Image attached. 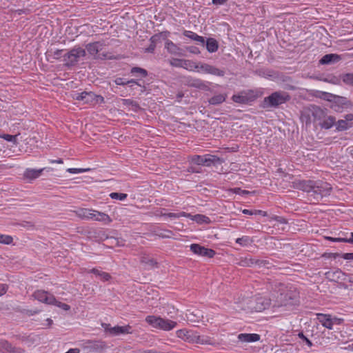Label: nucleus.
<instances>
[{"mask_svg": "<svg viewBox=\"0 0 353 353\" xmlns=\"http://www.w3.org/2000/svg\"><path fill=\"white\" fill-rule=\"evenodd\" d=\"M293 187L310 194L316 201L329 196L332 190L330 183L323 181H296L293 182Z\"/></svg>", "mask_w": 353, "mask_h": 353, "instance_id": "obj_1", "label": "nucleus"}, {"mask_svg": "<svg viewBox=\"0 0 353 353\" xmlns=\"http://www.w3.org/2000/svg\"><path fill=\"white\" fill-rule=\"evenodd\" d=\"M277 294V296H274L275 299H272V306L274 307L292 305L296 299V293L287 290L283 284H279Z\"/></svg>", "mask_w": 353, "mask_h": 353, "instance_id": "obj_2", "label": "nucleus"}, {"mask_svg": "<svg viewBox=\"0 0 353 353\" xmlns=\"http://www.w3.org/2000/svg\"><path fill=\"white\" fill-rule=\"evenodd\" d=\"M145 321L152 327L165 331H170L176 325V322L175 321L156 316H148L145 318Z\"/></svg>", "mask_w": 353, "mask_h": 353, "instance_id": "obj_3", "label": "nucleus"}, {"mask_svg": "<svg viewBox=\"0 0 353 353\" xmlns=\"http://www.w3.org/2000/svg\"><path fill=\"white\" fill-rule=\"evenodd\" d=\"M326 114V109L314 105H310L303 111V115L308 118L310 122L312 119L313 122L317 123L319 125L324 119Z\"/></svg>", "mask_w": 353, "mask_h": 353, "instance_id": "obj_4", "label": "nucleus"}, {"mask_svg": "<svg viewBox=\"0 0 353 353\" xmlns=\"http://www.w3.org/2000/svg\"><path fill=\"white\" fill-rule=\"evenodd\" d=\"M290 99V95L285 92H275L264 99V108L276 107L285 103Z\"/></svg>", "mask_w": 353, "mask_h": 353, "instance_id": "obj_5", "label": "nucleus"}, {"mask_svg": "<svg viewBox=\"0 0 353 353\" xmlns=\"http://www.w3.org/2000/svg\"><path fill=\"white\" fill-rule=\"evenodd\" d=\"M85 56V51L81 48H74L63 55L65 66L71 67L76 65L80 59Z\"/></svg>", "mask_w": 353, "mask_h": 353, "instance_id": "obj_6", "label": "nucleus"}, {"mask_svg": "<svg viewBox=\"0 0 353 353\" xmlns=\"http://www.w3.org/2000/svg\"><path fill=\"white\" fill-rule=\"evenodd\" d=\"M191 162L196 165L209 167L212 164H221L223 160L216 155L208 154L203 156L194 155L191 157Z\"/></svg>", "mask_w": 353, "mask_h": 353, "instance_id": "obj_7", "label": "nucleus"}, {"mask_svg": "<svg viewBox=\"0 0 353 353\" xmlns=\"http://www.w3.org/2000/svg\"><path fill=\"white\" fill-rule=\"evenodd\" d=\"M194 68L199 72H203L205 74H210L218 77H223L225 71L223 70L216 68L214 65L205 63H197L194 65Z\"/></svg>", "mask_w": 353, "mask_h": 353, "instance_id": "obj_8", "label": "nucleus"}, {"mask_svg": "<svg viewBox=\"0 0 353 353\" xmlns=\"http://www.w3.org/2000/svg\"><path fill=\"white\" fill-rule=\"evenodd\" d=\"M102 327L106 334L110 336H119L120 334H131L132 327L129 325L125 326H114L112 327L109 323H102Z\"/></svg>", "mask_w": 353, "mask_h": 353, "instance_id": "obj_9", "label": "nucleus"}, {"mask_svg": "<svg viewBox=\"0 0 353 353\" xmlns=\"http://www.w3.org/2000/svg\"><path fill=\"white\" fill-rule=\"evenodd\" d=\"M32 296L38 301L48 305H51L52 303H56V299L54 296L43 290H36L33 293Z\"/></svg>", "mask_w": 353, "mask_h": 353, "instance_id": "obj_10", "label": "nucleus"}, {"mask_svg": "<svg viewBox=\"0 0 353 353\" xmlns=\"http://www.w3.org/2000/svg\"><path fill=\"white\" fill-rule=\"evenodd\" d=\"M190 250L195 254L208 258H212L215 255V251L214 250L206 248L196 243H193L190 245Z\"/></svg>", "mask_w": 353, "mask_h": 353, "instance_id": "obj_11", "label": "nucleus"}, {"mask_svg": "<svg viewBox=\"0 0 353 353\" xmlns=\"http://www.w3.org/2000/svg\"><path fill=\"white\" fill-rule=\"evenodd\" d=\"M272 299L265 296H257L254 299L255 305L253 309L256 312H261L267 309L271 304Z\"/></svg>", "mask_w": 353, "mask_h": 353, "instance_id": "obj_12", "label": "nucleus"}, {"mask_svg": "<svg viewBox=\"0 0 353 353\" xmlns=\"http://www.w3.org/2000/svg\"><path fill=\"white\" fill-rule=\"evenodd\" d=\"M353 121V114H347L344 119H340L335 123L336 129L338 131H343L352 127L351 122Z\"/></svg>", "mask_w": 353, "mask_h": 353, "instance_id": "obj_13", "label": "nucleus"}, {"mask_svg": "<svg viewBox=\"0 0 353 353\" xmlns=\"http://www.w3.org/2000/svg\"><path fill=\"white\" fill-rule=\"evenodd\" d=\"M102 45L99 43H90V55L94 56L95 59H106L110 58L107 57L104 52L102 51Z\"/></svg>", "mask_w": 353, "mask_h": 353, "instance_id": "obj_14", "label": "nucleus"}, {"mask_svg": "<svg viewBox=\"0 0 353 353\" xmlns=\"http://www.w3.org/2000/svg\"><path fill=\"white\" fill-rule=\"evenodd\" d=\"M90 219L101 221L105 224L112 222V219L107 214L94 210H90Z\"/></svg>", "mask_w": 353, "mask_h": 353, "instance_id": "obj_15", "label": "nucleus"}, {"mask_svg": "<svg viewBox=\"0 0 353 353\" xmlns=\"http://www.w3.org/2000/svg\"><path fill=\"white\" fill-rule=\"evenodd\" d=\"M0 352L3 353H22L23 350L20 347L12 346L7 341L0 340Z\"/></svg>", "mask_w": 353, "mask_h": 353, "instance_id": "obj_16", "label": "nucleus"}, {"mask_svg": "<svg viewBox=\"0 0 353 353\" xmlns=\"http://www.w3.org/2000/svg\"><path fill=\"white\" fill-rule=\"evenodd\" d=\"M46 169V168L41 169L27 168L23 172V178L29 181L36 179L41 176Z\"/></svg>", "mask_w": 353, "mask_h": 353, "instance_id": "obj_17", "label": "nucleus"}, {"mask_svg": "<svg viewBox=\"0 0 353 353\" xmlns=\"http://www.w3.org/2000/svg\"><path fill=\"white\" fill-rule=\"evenodd\" d=\"M140 262L146 270L158 268V263L153 258H151L145 254L141 255Z\"/></svg>", "mask_w": 353, "mask_h": 353, "instance_id": "obj_18", "label": "nucleus"}, {"mask_svg": "<svg viewBox=\"0 0 353 353\" xmlns=\"http://www.w3.org/2000/svg\"><path fill=\"white\" fill-rule=\"evenodd\" d=\"M107 345L103 341H95L90 342V352L102 353L107 349Z\"/></svg>", "mask_w": 353, "mask_h": 353, "instance_id": "obj_19", "label": "nucleus"}, {"mask_svg": "<svg viewBox=\"0 0 353 353\" xmlns=\"http://www.w3.org/2000/svg\"><path fill=\"white\" fill-rule=\"evenodd\" d=\"M341 60V57L336 54H327L324 55L319 61L322 65L334 63Z\"/></svg>", "mask_w": 353, "mask_h": 353, "instance_id": "obj_20", "label": "nucleus"}, {"mask_svg": "<svg viewBox=\"0 0 353 353\" xmlns=\"http://www.w3.org/2000/svg\"><path fill=\"white\" fill-rule=\"evenodd\" d=\"M238 339L241 342L251 343L256 342L260 340V335L257 334H239Z\"/></svg>", "mask_w": 353, "mask_h": 353, "instance_id": "obj_21", "label": "nucleus"}, {"mask_svg": "<svg viewBox=\"0 0 353 353\" xmlns=\"http://www.w3.org/2000/svg\"><path fill=\"white\" fill-rule=\"evenodd\" d=\"M185 84L190 87H193L199 89H205L207 86L205 83L196 78H188Z\"/></svg>", "mask_w": 353, "mask_h": 353, "instance_id": "obj_22", "label": "nucleus"}, {"mask_svg": "<svg viewBox=\"0 0 353 353\" xmlns=\"http://www.w3.org/2000/svg\"><path fill=\"white\" fill-rule=\"evenodd\" d=\"M336 119L333 116L327 115L326 114L324 119L319 125L323 129H330L334 125H335Z\"/></svg>", "mask_w": 353, "mask_h": 353, "instance_id": "obj_23", "label": "nucleus"}, {"mask_svg": "<svg viewBox=\"0 0 353 353\" xmlns=\"http://www.w3.org/2000/svg\"><path fill=\"white\" fill-rule=\"evenodd\" d=\"M318 319L323 327H325L329 330H332L333 328V326L332 324V320H331V315L324 314H319Z\"/></svg>", "mask_w": 353, "mask_h": 353, "instance_id": "obj_24", "label": "nucleus"}, {"mask_svg": "<svg viewBox=\"0 0 353 353\" xmlns=\"http://www.w3.org/2000/svg\"><path fill=\"white\" fill-rule=\"evenodd\" d=\"M183 34L185 37L191 39L192 40L197 42L198 43H200L202 46L205 45L204 37L198 35L195 32L190 31V30H185Z\"/></svg>", "mask_w": 353, "mask_h": 353, "instance_id": "obj_25", "label": "nucleus"}, {"mask_svg": "<svg viewBox=\"0 0 353 353\" xmlns=\"http://www.w3.org/2000/svg\"><path fill=\"white\" fill-rule=\"evenodd\" d=\"M187 318L192 322L203 321V315L200 310H195L194 312L186 314Z\"/></svg>", "mask_w": 353, "mask_h": 353, "instance_id": "obj_26", "label": "nucleus"}, {"mask_svg": "<svg viewBox=\"0 0 353 353\" xmlns=\"http://www.w3.org/2000/svg\"><path fill=\"white\" fill-rule=\"evenodd\" d=\"M232 99L235 103L243 104L248 103L251 101L250 97L245 92L234 94L232 96Z\"/></svg>", "mask_w": 353, "mask_h": 353, "instance_id": "obj_27", "label": "nucleus"}, {"mask_svg": "<svg viewBox=\"0 0 353 353\" xmlns=\"http://www.w3.org/2000/svg\"><path fill=\"white\" fill-rule=\"evenodd\" d=\"M165 48L170 54L174 55L180 54L181 49L175 43L170 40L166 41Z\"/></svg>", "mask_w": 353, "mask_h": 353, "instance_id": "obj_28", "label": "nucleus"}, {"mask_svg": "<svg viewBox=\"0 0 353 353\" xmlns=\"http://www.w3.org/2000/svg\"><path fill=\"white\" fill-rule=\"evenodd\" d=\"M91 272L94 274L97 278H99L103 281H108L111 278V276L108 273L99 269L93 268Z\"/></svg>", "mask_w": 353, "mask_h": 353, "instance_id": "obj_29", "label": "nucleus"}, {"mask_svg": "<svg viewBox=\"0 0 353 353\" xmlns=\"http://www.w3.org/2000/svg\"><path fill=\"white\" fill-rule=\"evenodd\" d=\"M206 48L210 53L215 52L219 48V44L216 39L209 38L206 41Z\"/></svg>", "mask_w": 353, "mask_h": 353, "instance_id": "obj_30", "label": "nucleus"}, {"mask_svg": "<svg viewBox=\"0 0 353 353\" xmlns=\"http://www.w3.org/2000/svg\"><path fill=\"white\" fill-rule=\"evenodd\" d=\"M226 97L225 94H216L209 99V103L214 105H219L225 101Z\"/></svg>", "mask_w": 353, "mask_h": 353, "instance_id": "obj_31", "label": "nucleus"}, {"mask_svg": "<svg viewBox=\"0 0 353 353\" xmlns=\"http://www.w3.org/2000/svg\"><path fill=\"white\" fill-rule=\"evenodd\" d=\"M254 258L244 257L239 260V265L242 267H252L254 266Z\"/></svg>", "mask_w": 353, "mask_h": 353, "instance_id": "obj_32", "label": "nucleus"}, {"mask_svg": "<svg viewBox=\"0 0 353 353\" xmlns=\"http://www.w3.org/2000/svg\"><path fill=\"white\" fill-rule=\"evenodd\" d=\"M254 266H257L259 268H265L267 269H269L272 266V263L268 260L255 259Z\"/></svg>", "mask_w": 353, "mask_h": 353, "instance_id": "obj_33", "label": "nucleus"}, {"mask_svg": "<svg viewBox=\"0 0 353 353\" xmlns=\"http://www.w3.org/2000/svg\"><path fill=\"white\" fill-rule=\"evenodd\" d=\"M130 72L136 77H145L148 75L147 70L139 67L132 68Z\"/></svg>", "mask_w": 353, "mask_h": 353, "instance_id": "obj_34", "label": "nucleus"}, {"mask_svg": "<svg viewBox=\"0 0 353 353\" xmlns=\"http://www.w3.org/2000/svg\"><path fill=\"white\" fill-rule=\"evenodd\" d=\"M340 78L345 84L353 87V73L343 74Z\"/></svg>", "mask_w": 353, "mask_h": 353, "instance_id": "obj_35", "label": "nucleus"}, {"mask_svg": "<svg viewBox=\"0 0 353 353\" xmlns=\"http://www.w3.org/2000/svg\"><path fill=\"white\" fill-rule=\"evenodd\" d=\"M252 240L248 236H243L236 239V243L241 246H247L252 243Z\"/></svg>", "mask_w": 353, "mask_h": 353, "instance_id": "obj_36", "label": "nucleus"}, {"mask_svg": "<svg viewBox=\"0 0 353 353\" xmlns=\"http://www.w3.org/2000/svg\"><path fill=\"white\" fill-rule=\"evenodd\" d=\"M192 220L198 223H208L210 222V219L208 216L203 214L192 215Z\"/></svg>", "mask_w": 353, "mask_h": 353, "instance_id": "obj_37", "label": "nucleus"}, {"mask_svg": "<svg viewBox=\"0 0 353 353\" xmlns=\"http://www.w3.org/2000/svg\"><path fill=\"white\" fill-rule=\"evenodd\" d=\"M176 61L180 62V67H183L184 68H190L191 70H195L194 68V65L197 64V63L189 60L176 59Z\"/></svg>", "mask_w": 353, "mask_h": 353, "instance_id": "obj_38", "label": "nucleus"}, {"mask_svg": "<svg viewBox=\"0 0 353 353\" xmlns=\"http://www.w3.org/2000/svg\"><path fill=\"white\" fill-rule=\"evenodd\" d=\"M19 134L11 135L8 134H0V138L10 142H12L14 144H17V137Z\"/></svg>", "mask_w": 353, "mask_h": 353, "instance_id": "obj_39", "label": "nucleus"}, {"mask_svg": "<svg viewBox=\"0 0 353 353\" xmlns=\"http://www.w3.org/2000/svg\"><path fill=\"white\" fill-rule=\"evenodd\" d=\"M62 52L63 50H50L47 52V55L49 57L48 59H58L61 57Z\"/></svg>", "mask_w": 353, "mask_h": 353, "instance_id": "obj_40", "label": "nucleus"}, {"mask_svg": "<svg viewBox=\"0 0 353 353\" xmlns=\"http://www.w3.org/2000/svg\"><path fill=\"white\" fill-rule=\"evenodd\" d=\"M12 241L13 238L10 235L0 234V243L10 245Z\"/></svg>", "mask_w": 353, "mask_h": 353, "instance_id": "obj_41", "label": "nucleus"}, {"mask_svg": "<svg viewBox=\"0 0 353 353\" xmlns=\"http://www.w3.org/2000/svg\"><path fill=\"white\" fill-rule=\"evenodd\" d=\"M325 239L333 242H347L350 243H353V239L333 238L330 236H325Z\"/></svg>", "mask_w": 353, "mask_h": 353, "instance_id": "obj_42", "label": "nucleus"}, {"mask_svg": "<svg viewBox=\"0 0 353 353\" xmlns=\"http://www.w3.org/2000/svg\"><path fill=\"white\" fill-rule=\"evenodd\" d=\"M342 272L341 270H336L334 272H327L326 276L330 279H339Z\"/></svg>", "mask_w": 353, "mask_h": 353, "instance_id": "obj_43", "label": "nucleus"}, {"mask_svg": "<svg viewBox=\"0 0 353 353\" xmlns=\"http://www.w3.org/2000/svg\"><path fill=\"white\" fill-rule=\"evenodd\" d=\"M110 196L113 199L123 201L126 199L127 194L123 193L112 192L110 194Z\"/></svg>", "mask_w": 353, "mask_h": 353, "instance_id": "obj_44", "label": "nucleus"}, {"mask_svg": "<svg viewBox=\"0 0 353 353\" xmlns=\"http://www.w3.org/2000/svg\"><path fill=\"white\" fill-rule=\"evenodd\" d=\"M95 100L97 103H101L103 102V98L101 96L96 95L94 93L90 92V101Z\"/></svg>", "mask_w": 353, "mask_h": 353, "instance_id": "obj_45", "label": "nucleus"}, {"mask_svg": "<svg viewBox=\"0 0 353 353\" xmlns=\"http://www.w3.org/2000/svg\"><path fill=\"white\" fill-rule=\"evenodd\" d=\"M188 334L189 332L187 331L186 330H178L176 332L177 336L184 340L188 339Z\"/></svg>", "mask_w": 353, "mask_h": 353, "instance_id": "obj_46", "label": "nucleus"}, {"mask_svg": "<svg viewBox=\"0 0 353 353\" xmlns=\"http://www.w3.org/2000/svg\"><path fill=\"white\" fill-rule=\"evenodd\" d=\"M51 305H56V306H57V307H60L62 310H65V311L70 310V306L68 304L64 303H61V302L58 301L57 300H56V303H52Z\"/></svg>", "mask_w": 353, "mask_h": 353, "instance_id": "obj_47", "label": "nucleus"}, {"mask_svg": "<svg viewBox=\"0 0 353 353\" xmlns=\"http://www.w3.org/2000/svg\"><path fill=\"white\" fill-rule=\"evenodd\" d=\"M162 35H163V32L153 35L150 38L151 43H154L156 46V43H158L159 41H160L161 37H162Z\"/></svg>", "mask_w": 353, "mask_h": 353, "instance_id": "obj_48", "label": "nucleus"}, {"mask_svg": "<svg viewBox=\"0 0 353 353\" xmlns=\"http://www.w3.org/2000/svg\"><path fill=\"white\" fill-rule=\"evenodd\" d=\"M298 336L300 339H303L309 347L312 345V343L306 336H305L303 332H299Z\"/></svg>", "mask_w": 353, "mask_h": 353, "instance_id": "obj_49", "label": "nucleus"}, {"mask_svg": "<svg viewBox=\"0 0 353 353\" xmlns=\"http://www.w3.org/2000/svg\"><path fill=\"white\" fill-rule=\"evenodd\" d=\"M87 94H88V93L86 92H83L81 93H77L74 94V98L77 100H83V99L85 98Z\"/></svg>", "mask_w": 353, "mask_h": 353, "instance_id": "obj_50", "label": "nucleus"}, {"mask_svg": "<svg viewBox=\"0 0 353 353\" xmlns=\"http://www.w3.org/2000/svg\"><path fill=\"white\" fill-rule=\"evenodd\" d=\"M123 102L124 105H132V106H134L135 108L138 107V104L136 102H134L130 99H123Z\"/></svg>", "mask_w": 353, "mask_h": 353, "instance_id": "obj_51", "label": "nucleus"}, {"mask_svg": "<svg viewBox=\"0 0 353 353\" xmlns=\"http://www.w3.org/2000/svg\"><path fill=\"white\" fill-rule=\"evenodd\" d=\"M8 285L6 284H0V296L5 294L8 291Z\"/></svg>", "mask_w": 353, "mask_h": 353, "instance_id": "obj_52", "label": "nucleus"}, {"mask_svg": "<svg viewBox=\"0 0 353 353\" xmlns=\"http://www.w3.org/2000/svg\"><path fill=\"white\" fill-rule=\"evenodd\" d=\"M117 85H127V81H125L123 78H117L114 81Z\"/></svg>", "mask_w": 353, "mask_h": 353, "instance_id": "obj_53", "label": "nucleus"}, {"mask_svg": "<svg viewBox=\"0 0 353 353\" xmlns=\"http://www.w3.org/2000/svg\"><path fill=\"white\" fill-rule=\"evenodd\" d=\"M341 257L345 260H353V253L343 254Z\"/></svg>", "mask_w": 353, "mask_h": 353, "instance_id": "obj_54", "label": "nucleus"}, {"mask_svg": "<svg viewBox=\"0 0 353 353\" xmlns=\"http://www.w3.org/2000/svg\"><path fill=\"white\" fill-rule=\"evenodd\" d=\"M331 320H332V326L334 325H339V324H341V323L342 321V320L341 319H338L336 317L332 318V316H331Z\"/></svg>", "mask_w": 353, "mask_h": 353, "instance_id": "obj_55", "label": "nucleus"}, {"mask_svg": "<svg viewBox=\"0 0 353 353\" xmlns=\"http://www.w3.org/2000/svg\"><path fill=\"white\" fill-rule=\"evenodd\" d=\"M156 48V46L154 44V43H150V45L149 46L148 48H147L145 50V52H153L154 49Z\"/></svg>", "mask_w": 353, "mask_h": 353, "instance_id": "obj_56", "label": "nucleus"}, {"mask_svg": "<svg viewBox=\"0 0 353 353\" xmlns=\"http://www.w3.org/2000/svg\"><path fill=\"white\" fill-rule=\"evenodd\" d=\"M212 1L213 4L219 6L225 3L228 0H212Z\"/></svg>", "mask_w": 353, "mask_h": 353, "instance_id": "obj_57", "label": "nucleus"}, {"mask_svg": "<svg viewBox=\"0 0 353 353\" xmlns=\"http://www.w3.org/2000/svg\"><path fill=\"white\" fill-rule=\"evenodd\" d=\"M182 216H184V217H187V218H190L192 219V215L189 214V213H187V212H179V217H182Z\"/></svg>", "mask_w": 353, "mask_h": 353, "instance_id": "obj_58", "label": "nucleus"}, {"mask_svg": "<svg viewBox=\"0 0 353 353\" xmlns=\"http://www.w3.org/2000/svg\"><path fill=\"white\" fill-rule=\"evenodd\" d=\"M164 216H166L170 218H179V213L170 212V213L165 214Z\"/></svg>", "mask_w": 353, "mask_h": 353, "instance_id": "obj_59", "label": "nucleus"}, {"mask_svg": "<svg viewBox=\"0 0 353 353\" xmlns=\"http://www.w3.org/2000/svg\"><path fill=\"white\" fill-rule=\"evenodd\" d=\"M49 162L50 163H59V164H62L63 163V161L61 159H56V160H54V159H50L49 160Z\"/></svg>", "mask_w": 353, "mask_h": 353, "instance_id": "obj_60", "label": "nucleus"}, {"mask_svg": "<svg viewBox=\"0 0 353 353\" xmlns=\"http://www.w3.org/2000/svg\"><path fill=\"white\" fill-rule=\"evenodd\" d=\"M188 50L190 52H192V53H194V54L199 53V49L196 47H190V48H188Z\"/></svg>", "mask_w": 353, "mask_h": 353, "instance_id": "obj_61", "label": "nucleus"}, {"mask_svg": "<svg viewBox=\"0 0 353 353\" xmlns=\"http://www.w3.org/2000/svg\"><path fill=\"white\" fill-rule=\"evenodd\" d=\"M65 353H80V349L79 348H71Z\"/></svg>", "mask_w": 353, "mask_h": 353, "instance_id": "obj_62", "label": "nucleus"}, {"mask_svg": "<svg viewBox=\"0 0 353 353\" xmlns=\"http://www.w3.org/2000/svg\"><path fill=\"white\" fill-rule=\"evenodd\" d=\"M242 212L243 214H250V215L256 214V212H254V211L249 210H247V209L243 210Z\"/></svg>", "mask_w": 353, "mask_h": 353, "instance_id": "obj_63", "label": "nucleus"}, {"mask_svg": "<svg viewBox=\"0 0 353 353\" xmlns=\"http://www.w3.org/2000/svg\"><path fill=\"white\" fill-rule=\"evenodd\" d=\"M115 241V244L118 246H123L124 245L123 240H119L118 239H113Z\"/></svg>", "mask_w": 353, "mask_h": 353, "instance_id": "obj_64", "label": "nucleus"}]
</instances>
